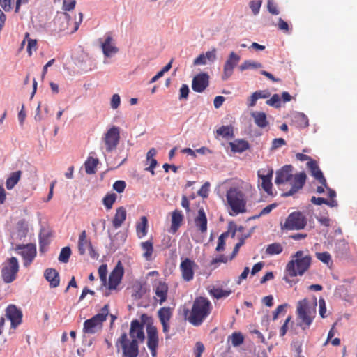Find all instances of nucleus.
Wrapping results in <instances>:
<instances>
[{
	"instance_id": "8fccbe9b",
	"label": "nucleus",
	"mask_w": 357,
	"mask_h": 357,
	"mask_svg": "<svg viewBox=\"0 0 357 357\" xmlns=\"http://www.w3.org/2000/svg\"><path fill=\"white\" fill-rule=\"evenodd\" d=\"M261 4L262 0L251 1L249 3V6L255 15H257L259 13Z\"/></svg>"
},
{
	"instance_id": "9b49d317",
	"label": "nucleus",
	"mask_w": 357,
	"mask_h": 357,
	"mask_svg": "<svg viewBox=\"0 0 357 357\" xmlns=\"http://www.w3.org/2000/svg\"><path fill=\"white\" fill-rule=\"evenodd\" d=\"M273 169L271 167L262 168L257 172V176L261 180V188L269 195H273L271 182Z\"/></svg>"
},
{
	"instance_id": "393cba45",
	"label": "nucleus",
	"mask_w": 357,
	"mask_h": 357,
	"mask_svg": "<svg viewBox=\"0 0 357 357\" xmlns=\"http://www.w3.org/2000/svg\"><path fill=\"white\" fill-rule=\"evenodd\" d=\"M126 210L121 206L116 208V213L112 220V225L115 229L119 228L126 219Z\"/></svg>"
},
{
	"instance_id": "f8f14e48",
	"label": "nucleus",
	"mask_w": 357,
	"mask_h": 357,
	"mask_svg": "<svg viewBox=\"0 0 357 357\" xmlns=\"http://www.w3.org/2000/svg\"><path fill=\"white\" fill-rule=\"evenodd\" d=\"M147 347L151 351L153 357H157V348L158 347V333L157 328L151 324L146 325Z\"/></svg>"
},
{
	"instance_id": "a878e982",
	"label": "nucleus",
	"mask_w": 357,
	"mask_h": 357,
	"mask_svg": "<svg viewBox=\"0 0 357 357\" xmlns=\"http://www.w3.org/2000/svg\"><path fill=\"white\" fill-rule=\"evenodd\" d=\"M91 245L90 239L87 238L86 231L83 230L80 233L78 240V250L79 254L82 255H84L86 250L91 247Z\"/></svg>"
},
{
	"instance_id": "864d4df0",
	"label": "nucleus",
	"mask_w": 357,
	"mask_h": 357,
	"mask_svg": "<svg viewBox=\"0 0 357 357\" xmlns=\"http://www.w3.org/2000/svg\"><path fill=\"white\" fill-rule=\"evenodd\" d=\"M266 104L275 107H280V97L278 94H274L269 100L266 101Z\"/></svg>"
},
{
	"instance_id": "6e6552de",
	"label": "nucleus",
	"mask_w": 357,
	"mask_h": 357,
	"mask_svg": "<svg viewBox=\"0 0 357 357\" xmlns=\"http://www.w3.org/2000/svg\"><path fill=\"white\" fill-rule=\"evenodd\" d=\"M19 271L18 260L12 257L8 259L3 264L1 269V277L6 283L13 282L17 277Z\"/></svg>"
},
{
	"instance_id": "58836bf2",
	"label": "nucleus",
	"mask_w": 357,
	"mask_h": 357,
	"mask_svg": "<svg viewBox=\"0 0 357 357\" xmlns=\"http://www.w3.org/2000/svg\"><path fill=\"white\" fill-rule=\"evenodd\" d=\"M261 67H262V64L259 62L252 61V60H245L239 66V69L241 71H244L248 69H257V68H261Z\"/></svg>"
},
{
	"instance_id": "680f3d73",
	"label": "nucleus",
	"mask_w": 357,
	"mask_h": 357,
	"mask_svg": "<svg viewBox=\"0 0 357 357\" xmlns=\"http://www.w3.org/2000/svg\"><path fill=\"white\" fill-rule=\"evenodd\" d=\"M121 103V98L119 94H114L111 99V107L114 109H117Z\"/></svg>"
},
{
	"instance_id": "6e6d98bb",
	"label": "nucleus",
	"mask_w": 357,
	"mask_h": 357,
	"mask_svg": "<svg viewBox=\"0 0 357 357\" xmlns=\"http://www.w3.org/2000/svg\"><path fill=\"white\" fill-rule=\"evenodd\" d=\"M126 184L124 181H116L113 184V188L117 192L121 193L123 192L126 188Z\"/></svg>"
},
{
	"instance_id": "bb28decb",
	"label": "nucleus",
	"mask_w": 357,
	"mask_h": 357,
	"mask_svg": "<svg viewBox=\"0 0 357 357\" xmlns=\"http://www.w3.org/2000/svg\"><path fill=\"white\" fill-rule=\"evenodd\" d=\"M140 247L143 250V257L146 261H151L153 253V243L151 239L142 242Z\"/></svg>"
},
{
	"instance_id": "39448f33",
	"label": "nucleus",
	"mask_w": 357,
	"mask_h": 357,
	"mask_svg": "<svg viewBox=\"0 0 357 357\" xmlns=\"http://www.w3.org/2000/svg\"><path fill=\"white\" fill-rule=\"evenodd\" d=\"M227 201L231 211V215H236L245 212L246 199L244 193L236 188H231L226 195Z\"/></svg>"
},
{
	"instance_id": "2eb2a0df",
	"label": "nucleus",
	"mask_w": 357,
	"mask_h": 357,
	"mask_svg": "<svg viewBox=\"0 0 357 357\" xmlns=\"http://www.w3.org/2000/svg\"><path fill=\"white\" fill-rule=\"evenodd\" d=\"M194 261L189 258L184 259L180 264V271L183 280L190 282L194 278V268L196 266Z\"/></svg>"
},
{
	"instance_id": "f3484780",
	"label": "nucleus",
	"mask_w": 357,
	"mask_h": 357,
	"mask_svg": "<svg viewBox=\"0 0 357 357\" xmlns=\"http://www.w3.org/2000/svg\"><path fill=\"white\" fill-rule=\"evenodd\" d=\"M100 47L106 57H111L119 52L118 47L114 44L112 33L109 32L105 35V40L101 42Z\"/></svg>"
},
{
	"instance_id": "e2e57ef3",
	"label": "nucleus",
	"mask_w": 357,
	"mask_h": 357,
	"mask_svg": "<svg viewBox=\"0 0 357 357\" xmlns=\"http://www.w3.org/2000/svg\"><path fill=\"white\" fill-rule=\"evenodd\" d=\"M207 61L209 62H214L216 59V49L213 48L211 51H208L204 54Z\"/></svg>"
},
{
	"instance_id": "423d86ee",
	"label": "nucleus",
	"mask_w": 357,
	"mask_h": 357,
	"mask_svg": "<svg viewBox=\"0 0 357 357\" xmlns=\"http://www.w3.org/2000/svg\"><path fill=\"white\" fill-rule=\"evenodd\" d=\"M109 314V305L106 304L100 312L84 322L83 331L85 333L94 334L100 331L102 324Z\"/></svg>"
},
{
	"instance_id": "9d476101",
	"label": "nucleus",
	"mask_w": 357,
	"mask_h": 357,
	"mask_svg": "<svg viewBox=\"0 0 357 357\" xmlns=\"http://www.w3.org/2000/svg\"><path fill=\"white\" fill-rule=\"evenodd\" d=\"M15 250L20 251L19 254L21 255L24 259V266H29L36 256V246L33 243H28L26 245H17L15 247Z\"/></svg>"
},
{
	"instance_id": "c03bdc74",
	"label": "nucleus",
	"mask_w": 357,
	"mask_h": 357,
	"mask_svg": "<svg viewBox=\"0 0 357 357\" xmlns=\"http://www.w3.org/2000/svg\"><path fill=\"white\" fill-rule=\"evenodd\" d=\"M71 255V250L69 247H64L61 249L59 256V260L63 263H67Z\"/></svg>"
},
{
	"instance_id": "6ab92c4d",
	"label": "nucleus",
	"mask_w": 357,
	"mask_h": 357,
	"mask_svg": "<svg viewBox=\"0 0 357 357\" xmlns=\"http://www.w3.org/2000/svg\"><path fill=\"white\" fill-rule=\"evenodd\" d=\"M123 273V267L121 263L119 261L109 276L108 287L109 289H115L116 288L121 281Z\"/></svg>"
},
{
	"instance_id": "cd10ccee",
	"label": "nucleus",
	"mask_w": 357,
	"mask_h": 357,
	"mask_svg": "<svg viewBox=\"0 0 357 357\" xmlns=\"http://www.w3.org/2000/svg\"><path fill=\"white\" fill-rule=\"evenodd\" d=\"M251 116L255 124L260 128H264L268 125L266 114L262 112H252Z\"/></svg>"
},
{
	"instance_id": "ddd939ff",
	"label": "nucleus",
	"mask_w": 357,
	"mask_h": 357,
	"mask_svg": "<svg viewBox=\"0 0 357 357\" xmlns=\"http://www.w3.org/2000/svg\"><path fill=\"white\" fill-rule=\"evenodd\" d=\"M240 59L241 57L238 54L234 52H230L223 66L222 80H227L232 75L234 69L240 61Z\"/></svg>"
},
{
	"instance_id": "c756f323",
	"label": "nucleus",
	"mask_w": 357,
	"mask_h": 357,
	"mask_svg": "<svg viewBox=\"0 0 357 357\" xmlns=\"http://www.w3.org/2000/svg\"><path fill=\"white\" fill-rule=\"evenodd\" d=\"M148 231V220L146 216L140 218V222L136 225V233L139 238H142L146 236Z\"/></svg>"
},
{
	"instance_id": "13d9d810",
	"label": "nucleus",
	"mask_w": 357,
	"mask_h": 357,
	"mask_svg": "<svg viewBox=\"0 0 357 357\" xmlns=\"http://www.w3.org/2000/svg\"><path fill=\"white\" fill-rule=\"evenodd\" d=\"M75 0H63V9L65 11H70L75 8Z\"/></svg>"
},
{
	"instance_id": "09e8293b",
	"label": "nucleus",
	"mask_w": 357,
	"mask_h": 357,
	"mask_svg": "<svg viewBox=\"0 0 357 357\" xmlns=\"http://www.w3.org/2000/svg\"><path fill=\"white\" fill-rule=\"evenodd\" d=\"M243 340L244 337L241 333H234L231 335V343L234 347L241 345Z\"/></svg>"
},
{
	"instance_id": "7ed1b4c3",
	"label": "nucleus",
	"mask_w": 357,
	"mask_h": 357,
	"mask_svg": "<svg viewBox=\"0 0 357 357\" xmlns=\"http://www.w3.org/2000/svg\"><path fill=\"white\" fill-rule=\"evenodd\" d=\"M312 258L308 250H298L291 257L285 267L286 273L290 277L302 276L310 268Z\"/></svg>"
},
{
	"instance_id": "de8ad7c7",
	"label": "nucleus",
	"mask_w": 357,
	"mask_h": 357,
	"mask_svg": "<svg viewBox=\"0 0 357 357\" xmlns=\"http://www.w3.org/2000/svg\"><path fill=\"white\" fill-rule=\"evenodd\" d=\"M50 234L41 232L39 235L40 250L43 252L44 248L50 243Z\"/></svg>"
},
{
	"instance_id": "c85d7f7f",
	"label": "nucleus",
	"mask_w": 357,
	"mask_h": 357,
	"mask_svg": "<svg viewBox=\"0 0 357 357\" xmlns=\"http://www.w3.org/2000/svg\"><path fill=\"white\" fill-rule=\"evenodd\" d=\"M231 149L234 153H242L250 148L249 143L244 139H238L229 142Z\"/></svg>"
},
{
	"instance_id": "412c9836",
	"label": "nucleus",
	"mask_w": 357,
	"mask_h": 357,
	"mask_svg": "<svg viewBox=\"0 0 357 357\" xmlns=\"http://www.w3.org/2000/svg\"><path fill=\"white\" fill-rule=\"evenodd\" d=\"M307 166L310 169L312 176L321 184L327 188L326 179L324 177L323 172L319 169L317 162L314 160H310L307 162Z\"/></svg>"
},
{
	"instance_id": "79ce46f5",
	"label": "nucleus",
	"mask_w": 357,
	"mask_h": 357,
	"mask_svg": "<svg viewBox=\"0 0 357 357\" xmlns=\"http://www.w3.org/2000/svg\"><path fill=\"white\" fill-rule=\"evenodd\" d=\"M29 33H26L24 40L22 42V45L25 43V40H27V52L29 56L32 55V51H36L37 50V41L35 39H31L29 38Z\"/></svg>"
},
{
	"instance_id": "37998d69",
	"label": "nucleus",
	"mask_w": 357,
	"mask_h": 357,
	"mask_svg": "<svg viewBox=\"0 0 357 357\" xmlns=\"http://www.w3.org/2000/svg\"><path fill=\"white\" fill-rule=\"evenodd\" d=\"M116 197L117 196L115 193H109L103 198L102 202L107 209L109 210L112 208Z\"/></svg>"
},
{
	"instance_id": "f704fd0d",
	"label": "nucleus",
	"mask_w": 357,
	"mask_h": 357,
	"mask_svg": "<svg viewBox=\"0 0 357 357\" xmlns=\"http://www.w3.org/2000/svg\"><path fill=\"white\" fill-rule=\"evenodd\" d=\"M209 294L211 296L216 299L228 297L231 294V290L223 289L219 287H213L209 290Z\"/></svg>"
},
{
	"instance_id": "052dcab7",
	"label": "nucleus",
	"mask_w": 357,
	"mask_h": 357,
	"mask_svg": "<svg viewBox=\"0 0 357 357\" xmlns=\"http://www.w3.org/2000/svg\"><path fill=\"white\" fill-rule=\"evenodd\" d=\"M267 8L268 10L273 15L279 14V11L277 8V5L273 0H268Z\"/></svg>"
},
{
	"instance_id": "f03ea898",
	"label": "nucleus",
	"mask_w": 357,
	"mask_h": 357,
	"mask_svg": "<svg viewBox=\"0 0 357 357\" xmlns=\"http://www.w3.org/2000/svg\"><path fill=\"white\" fill-rule=\"evenodd\" d=\"M212 304L206 297H196L190 310L186 308L183 311L185 319L194 326H199L210 315Z\"/></svg>"
},
{
	"instance_id": "7c9ffc66",
	"label": "nucleus",
	"mask_w": 357,
	"mask_h": 357,
	"mask_svg": "<svg viewBox=\"0 0 357 357\" xmlns=\"http://www.w3.org/2000/svg\"><path fill=\"white\" fill-rule=\"evenodd\" d=\"M22 172L20 170L12 172L6 181V187L8 190H12L19 182Z\"/></svg>"
},
{
	"instance_id": "4468645a",
	"label": "nucleus",
	"mask_w": 357,
	"mask_h": 357,
	"mask_svg": "<svg viewBox=\"0 0 357 357\" xmlns=\"http://www.w3.org/2000/svg\"><path fill=\"white\" fill-rule=\"evenodd\" d=\"M306 178L307 176L304 172L293 175L291 181H289L290 184L291 185V189L287 192H283L282 196L284 197H287L292 196L293 195L296 193L305 185Z\"/></svg>"
},
{
	"instance_id": "4d7b16f0",
	"label": "nucleus",
	"mask_w": 357,
	"mask_h": 357,
	"mask_svg": "<svg viewBox=\"0 0 357 357\" xmlns=\"http://www.w3.org/2000/svg\"><path fill=\"white\" fill-rule=\"evenodd\" d=\"M210 183L208 182H206L202 188L198 191V195L204 198H206L208 196Z\"/></svg>"
},
{
	"instance_id": "0e129e2a",
	"label": "nucleus",
	"mask_w": 357,
	"mask_h": 357,
	"mask_svg": "<svg viewBox=\"0 0 357 357\" xmlns=\"http://www.w3.org/2000/svg\"><path fill=\"white\" fill-rule=\"evenodd\" d=\"M319 314L322 318H325L326 317V303L324 298H319Z\"/></svg>"
},
{
	"instance_id": "c9c22d12",
	"label": "nucleus",
	"mask_w": 357,
	"mask_h": 357,
	"mask_svg": "<svg viewBox=\"0 0 357 357\" xmlns=\"http://www.w3.org/2000/svg\"><path fill=\"white\" fill-rule=\"evenodd\" d=\"M98 162V159L89 157L84 163L86 173L88 174H95Z\"/></svg>"
},
{
	"instance_id": "5701e85b",
	"label": "nucleus",
	"mask_w": 357,
	"mask_h": 357,
	"mask_svg": "<svg viewBox=\"0 0 357 357\" xmlns=\"http://www.w3.org/2000/svg\"><path fill=\"white\" fill-rule=\"evenodd\" d=\"M195 225L199 231L204 234L207 231V218L204 208H201L198 211V214L195 217Z\"/></svg>"
},
{
	"instance_id": "aec40b11",
	"label": "nucleus",
	"mask_w": 357,
	"mask_h": 357,
	"mask_svg": "<svg viewBox=\"0 0 357 357\" xmlns=\"http://www.w3.org/2000/svg\"><path fill=\"white\" fill-rule=\"evenodd\" d=\"M293 167L291 165H284L280 170L276 172L275 182L277 185L289 182L291 181Z\"/></svg>"
},
{
	"instance_id": "603ef678",
	"label": "nucleus",
	"mask_w": 357,
	"mask_h": 357,
	"mask_svg": "<svg viewBox=\"0 0 357 357\" xmlns=\"http://www.w3.org/2000/svg\"><path fill=\"white\" fill-rule=\"evenodd\" d=\"M316 257L319 260L326 264L331 261V255L327 252H317Z\"/></svg>"
},
{
	"instance_id": "2f4dec72",
	"label": "nucleus",
	"mask_w": 357,
	"mask_h": 357,
	"mask_svg": "<svg viewBox=\"0 0 357 357\" xmlns=\"http://www.w3.org/2000/svg\"><path fill=\"white\" fill-rule=\"evenodd\" d=\"M16 231L18 239L21 240L26 237L29 231L28 222L24 219L19 220L16 225Z\"/></svg>"
},
{
	"instance_id": "338daca9",
	"label": "nucleus",
	"mask_w": 357,
	"mask_h": 357,
	"mask_svg": "<svg viewBox=\"0 0 357 357\" xmlns=\"http://www.w3.org/2000/svg\"><path fill=\"white\" fill-rule=\"evenodd\" d=\"M277 207V204H271L264 208L259 213V214L257 215V217H261L263 215H266L271 212L273 209Z\"/></svg>"
},
{
	"instance_id": "1a4fd4ad",
	"label": "nucleus",
	"mask_w": 357,
	"mask_h": 357,
	"mask_svg": "<svg viewBox=\"0 0 357 357\" xmlns=\"http://www.w3.org/2000/svg\"><path fill=\"white\" fill-rule=\"evenodd\" d=\"M103 140L106 146V151L107 152H111L116 149L120 140L119 128L116 126H112L105 134Z\"/></svg>"
},
{
	"instance_id": "e433bc0d",
	"label": "nucleus",
	"mask_w": 357,
	"mask_h": 357,
	"mask_svg": "<svg viewBox=\"0 0 357 357\" xmlns=\"http://www.w3.org/2000/svg\"><path fill=\"white\" fill-rule=\"evenodd\" d=\"M158 317L160 322H169L172 317L171 308L164 307L158 310Z\"/></svg>"
},
{
	"instance_id": "49530a36",
	"label": "nucleus",
	"mask_w": 357,
	"mask_h": 357,
	"mask_svg": "<svg viewBox=\"0 0 357 357\" xmlns=\"http://www.w3.org/2000/svg\"><path fill=\"white\" fill-rule=\"evenodd\" d=\"M295 118L296 122L300 128H305L309 126L308 119L304 114H298Z\"/></svg>"
},
{
	"instance_id": "a18cd8bd",
	"label": "nucleus",
	"mask_w": 357,
	"mask_h": 357,
	"mask_svg": "<svg viewBox=\"0 0 357 357\" xmlns=\"http://www.w3.org/2000/svg\"><path fill=\"white\" fill-rule=\"evenodd\" d=\"M229 236V232L226 231L222 233L218 239V245L215 248L217 252H221L225 250V239Z\"/></svg>"
},
{
	"instance_id": "4c0bfd02",
	"label": "nucleus",
	"mask_w": 357,
	"mask_h": 357,
	"mask_svg": "<svg viewBox=\"0 0 357 357\" xmlns=\"http://www.w3.org/2000/svg\"><path fill=\"white\" fill-rule=\"evenodd\" d=\"M216 132L218 135L225 138L234 137L233 127L231 126H222L216 130Z\"/></svg>"
},
{
	"instance_id": "ea45409f",
	"label": "nucleus",
	"mask_w": 357,
	"mask_h": 357,
	"mask_svg": "<svg viewBox=\"0 0 357 357\" xmlns=\"http://www.w3.org/2000/svg\"><path fill=\"white\" fill-rule=\"evenodd\" d=\"M157 154V151L155 148H151L146 153V164H149V169L155 168L158 162L154 158Z\"/></svg>"
},
{
	"instance_id": "bf43d9fd",
	"label": "nucleus",
	"mask_w": 357,
	"mask_h": 357,
	"mask_svg": "<svg viewBox=\"0 0 357 357\" xmlns=\"http://www.w3.org/2000/svg\"><path fill=\"white\" fill-rule=\"evenodd\" d=\"M245 240L244 238H241L238 243L236 244L235 247L234 248L233 252L229 257L230 260H232L238 254L240 248L244 244Z\"/></svg>"
},
{
	"instance_id": "72a5a7b5",
	"label": "nucleus",
	"mask_w": 357,
	"mask_h": 357,
	"mask_svg": "<svg viewBox=\"0 0 357 357\" xmlns=\"http://www.w3.org/2000/svg\"><path fill=\"white\" fill-rule=\"evenodd\" d=\"M284 248L280 243H273L268 244L266 248L265 252L268 256L280 255L283 252Z\"/></svg>"
},
{
	"instance_id": "dca6fc26",
	"label": "nucleus",
	"mask_w": 357,
	"mask_h": 357,
	"mask_svg": "<svg viewBox=\"0 0 357 357\" xmlns=\"http://www.w3.org/2000/svg\"><path fill=\"white\" fill-rule=\"evenodd\" d=\"M6 316L10 321L12 328L15 329L22 323V312L15 305H9L7 307Z\"/></svg>"
},
{
	"instance_id": "20e7f679",
	"label": "nucleus",
	"mask_w": 357,
	"mask_h": 357,
	"mask_svg": "<svg viewBox=\"0 0 357 357\" xmlns=\"http://www.w3.org/2000/svg\"><path fill=\"white\" fill-rule=\"evenodd\" d=\"M317 303L307 298L299 301L296 307L297 325L303 330L308 329L315 318Z\"/></svg>"
},
{
	"instance_id": "69168bd1",
	"label": "nucleus",
	"mask_w": 357,
	"mask_h": 357,
	"mask_svg": "<svg viewBox=\"0 0 357 357\" xmlns=\"http://www.w3.org/2000/svg\"><path fill=\"white\" fill-rule=\"evenodd\" d=\"M189 93V87L187 84H182L180 88L179 99H187Z\"/></svg>"
},
{
	"instance_id": "3c124183",
	"label": "nucleus",
	"mask_w": 357,
	"mask_h": 357,
	"mask_svg": "<svg viewBox=\"0 0 357 357\" xmlns=\"http://www.w3.org/2000/svg\"><path fill=\"white\" fill-rule=\"evenodd\" d=\"M98 274L100 280L102 281L103 284H105L107 282V265L102 264L98 268Z\"/></svg>"
},
{
	"instance_id": "a19ab883",
	"label": "nucleus",
	"mask_w": 357,
	"mask_h": 357,
	"mask_svg": "<svg viewBox=\"0 0 357 357\" xmlns=\"http://www.w3.org/2000/svg\"><path fill=\"white\" fill-rule=\"evenodd\" d=\"M335 250L338 256L347 255L349 251V245L344 241H340L335 244Z\"/></svg>"
},
{
	"instance_id": "4be33fe9",
	"label": "nucleus",
	"mask_w": 357,
	"mask_h": 357,
	"mask_svg": "<svg viewBox=\"0 0 357 357\" xmlns=\"http://www.w3.org/2000/svg\"><path fill=\"white\" fill-rule=\"evenodd\" d=\"M168 289V285L163 282H159L158 284L155 287V299L160 305H162L164 302L166 301L167 298Z\"/></svg>"
},
{
	"instance_id": "f257e3e1",
	"label": "nucleus",
	"mask_w": 357,
	"mask_h": 357,
	"mask_svg": "<svg viewBox=\"0 0 357 357\" xmlns=\"http://www.w3.org/2000/svg\"><path fill=\"white\" fill-rule=\"evenodd\" d=\"M141 318L142 322L138 319L132 320L128 334L123 332L116 340V347L118 351L121 349L123 357H137L139 355V344L143 343L145 340L144 325L147 316L144 314Z\"/></svg>"
},
{
	"instance_id": "b1692460",
	"label": "nucleus",
	"mask_w": 357,
	"mask_h": 357,
	"mask_svg": "<svg viewBox=\"0 0 357 357\" xmlns=\"http://www.w3.org/2000/svg\"><path fill=\"white\" fill-rule=\"evenodd\" d=\"M45 278L50 282L51 287H56L59 285L60 280L59 273L54 268H47L45 271Z\"/></svg>"
},
{
	"instance_id": "5fc2aeb1",
	"label": "nucleus",
	"mask_w": 357,
	"mask_h": 357,
	"mask_svg": "<svg viewBox=\"0 0 357 357\" xmlns=\"http://www.w3.org/2000/svg\"><path fill=\"white\" fill-rule=\"evenodd\" d=\"M278 29L284 33H290V28L287 22L283 20L282 18H279L278 21Z\"/></svg>"
},
{
	"instance_id": "a211bd4d",
	"label": "nucleus",
	"mask_w": 357,
	"mask_h": 357,
	"mask_svg": "<svg viewBox=\"0 0 357 357\" xmlns=\"http://www.w3.org/2000/svg\"><path fill=\"white\" fill-rule=\"evenodd\" d=\"M209 84V76L206 73L195 75L192 82V89L197 93L203 92Z\"/></svg>"
},
{
	"instance_id": "774afa93",
	"label": "nucleus",
	"mask_w": 357,
	"mask_h": 357,
	"mask_svg": "<svg viewBox=\"0 0 357 357\" xmlns=\"http://www.w3.org/2000/svg\"><path fill=\"white\" fill-rule=\"evenodd\" d=\"M286 144V142L284 139L282 138H276V139H274L272 142V149H278L280 147H281L282 146H284Z\"/></svg>"
},
{
	"instance_id": "0eeeda50",
	"label": "nucleus",
	"mask_w": 357,
	"mask_h": 357,
	"mask_svg": "<svg viewBox=\"0 0 357 357\" xmlns=\"http://www.w3.org/2000/svg\"><path fill=\"white\" fill-rule=\"evenodd\" d=\"M307 218L300 211H295L290 213L286 218L283 225H281L282 229L301 230L305 227Z\"/></svg>"
},
{
	"instance_id": "473e14b6",
	"label": "nucleus",
	"mask_w": 357,
	"mask_h": 357,
	"mask_svg": "<svg viewBox=\"0 0 357 357\" xmlns=\"http://www.w3.org/2000/svg\"><path fill=\"white\" fill-rule=\"evenodd\" d=\"M183 220V215L181 211L175 210L172 212L171 229L174 232L176 231L181 226Z\"/></svg>"
}]
</instances>
